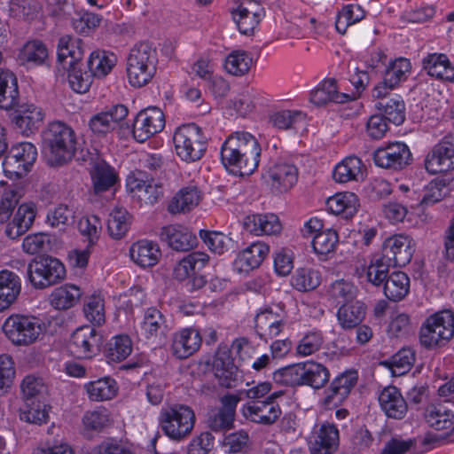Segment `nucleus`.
Segmentation results:
<instances>
[{
  "mask_svg": "<svg viewBox=\"0 0 454 454\" xmlns=\"http://www.w3.org/2000/svg\"><path fill=\"white\" fill-rule=\"evenodd\" d=\"M91 401L101 402L113 399L118 391L116 381L109 377L90 381L84 385Z\"/></svg>",
  "mask_w": 454,
  "mask_h": 454,
  "instance_id": "obj_51",
  "label": "nucleus"
},
{
  "mask_svg": "<svg viewBox=\"0 0 454 454\" xmlns=\"http://www.w3.org/2000/svg\"><path fill=\"white\" fill-rule=\"evenodd\" d=\"M240 411L247 420L262 425H272L282 414L278 403L270 399L249 401Z\"/></svg>",
  "mask_w": 454,
  "mask_h": 454,
  "instance_id": "obj_21",
  "label": "nucleus"
},
{
  "mask_svg": "<svg viewBox=\"0 0 454 454\" xmlns=\"http://www.w3.org/2000/svg\"><path fill=\"white\" fill-rule=\"evenodd\" d=\"M131 216L123 207H114L107 220V230L114 239L122 238L129 229Z\"/></svg>",
  "mask_w": 454,
  "mask_h": 454,
  "instance_id": "obj_55",
  "label": "nucleus"
},
{
  "mask_svg": "<svg viewBox=\"0 0 454 454\" xmlns=\"http://www.w3.org/2000/svg\"><path fill=\"white\" fill-rule=\"evenodd\" d=\"M82 292L74 285H64L55 288L50 295V302L56 309H67L74 307L81 298Z\"/></svg>",
  "mask_w": 454,
  "mask_h": 454,
  "instance_id": "obj_52",
  "label": "nucleus"
},
{
  "mask_svg": "<svg viewBox=\"0 0 454 454\" xmlns=\"http://www.w3.org/2000/svg\"><path fill=\"white\" fill-rule=\"evenodd\" d=\"M131 352V339L128 335L120 334L108 341L105 349V356L108 363H120L125 360Z\"/></svg>",
  "mask_w": 454,
  "mask_h": 454,
  "instance_id": "obj_54",
  "label": "nucleus"
},
{
  "mask_svg": "<svg viewBox=\"0 0 454 454\" xmlns=\"http://www.w3.org/2000/svg\"><path fill=\"white\" fill-rule=\"evenodd\" d=\"M43 145L52 164L61 165L71 160L76 151L74 129L62 121H53L43 132Z\"/></svg>",
  "mask_w": 454,
  "mask_h": 454,
  "instance_id": "obj_3",
  "label": "nucleus"
},
{
  "mask_svg": "<svg viewBox=\"0 0 454 454\" xmlns=\"http://www.w3.org/2000/svg\"><path fill=\"white\" fill-rule=\"evenodd\" d=\"M240 397L234 394H226L220 398L221 406L210 410L207 416V427L212 431L225 432L233 427L236 408Z\"/></svg>",
  "mask_w": 454,
  "mask_h": 454,
  "instance_id": "obj_14",
  "label": "nucleus"
},
{
  "mask_svg": "<svg viewBox=\"0 0 454 454\" xmlns=\"http://www.w3.org/2000/svg\"><path fill=\"white\" fill-rule=\"evenodd\" d=\"M141 329L147 339L164 336L168 331L165 316L154 307L148 308L145 311Z\"/></svg>",
  "mask_w": 454,
  "mask_h": 454,
  "instance_id": "obj_49",
  "label": "nucleus"
},
{
  "mask_svg": "<svg viewBox=\"0 0 454 454\" xmlns=\"http://www.w3.org/2000/svg\"><path fill=\"white\" fill-rule=\"evenodd\" d=\"M101 334L90 325L77 328L72 334L68 349L77 358H90L99 349Z\"/></svg>",
  "mask_w": 454,
  "mask_h": 454,
  "instance_id": "obj_17",
  "label": "nucleus"
},
{
  "mask_svg": "<svg viewBox=\"0 0 454 454\" xmlns=\"http://www.w3.org/2000/svg\"><path fill=\"white\" fill-rule=\"evenodd\" d=\"M160 425L167 436L175 441H181L191 434L196 417L193 410L183 404H176L161 409Z\"/></svg>",
  "mask_w": 454,
  "mask_h": 454,
  "instance_id": "obj_6",
  "label": "nucleus"
},
{
  "mask_svg": "<svg viewBox=\"0 0 454 454\" xmlns=\"http://www.w3.org/2000/svg\"><path fill=\"white\" fill-rule=\"evenodd\" d=\"M364 17L365 12L359 4H347L337 15L336 29L340 34L344 35L349 26L361 21Z\"/></svg>",
  "mask_w": 454,
  "mask_h": 454,
  "instance_id": "obj_57",
  "label": "nucleus"
},
{
  "mask_svg": "<svg viewBox=\"0 0 454 454\" xmlns=\"http://www.w3.org/2000/svg\"><path fill=\"white\" fill-rule=\"evenodd\" d=\"M340 443V432L329 421L316 425L309 441L310 454H333Z\"/></svg>",
  "mask_w": 454,
  "mask_h": 454,
  "instance_id": "obj_19",
  "label": "nucleus"
},
{
  "mask_svg": "<svg viewBox=\"0 0 454 454\" xmlns=\"http://www.w3.org/2000/svg\"><path fill=\"white\" fill-rule=\"evenodd\" d=\"M273 380L276 383L285 386H303L302 364H292L275 371Z\"/></svg>",
  "mask_w": 454,
  "mask_h": 454,
  "instance_id": "obj_64",
  "label": "nucleus"
},
{
  "mask_svg": "<svg viewBox=\"0 0 454 454\" xmlns=\"http://www.w3.org/2000/svg\"><path fill=\"white\" fill-rule=\"evenodd\" d=\"M416 359L415 351L411 348H403L395 353L388 362L392 373L401 376L408 372L413 366Z\"/></svg>",
  "mask_w": 454,
  "mask_h": 454,
  "instance_id": "obj_60",
  "label": "nucleus"
},
{
  "mask_svg": "<svg viewBox=\"0 0 454 454\" xmlns=\"http://www.w3.org/2000/svg\"><path fill=\"white\" fill-rule=\"evenodd\" d=\"M157 51L147 42L135 44L129 51L126 61L129 83L134 88L148 84L156 74Z\"/></svg>",
  "mask_w": 454,
  "mask_h": 454,
  "instance_id": "obj_2",
  "label": "nucleus"
},
{
  "mask_svg": "<svg viewBox=\"0 0 454 454\" xmlns=\"http://www.w3.org/2000/svg\"><path fill=\"white\" fill-rule=\"evenodd\" d=\"M305 120V114L299 110H279L272 113L269 121L278 129L286 130Z\"/></svg>",
  "mask_w": 454,
  "mask_h": 454,
  "instance_id": "obj_61",
  "label": "nucleus"
},
{
  "mask_svg": "<svg viewBox=\"0 0 454 454\" xmlns=\"http://www.w3.org/2000/svg\"><path fill=\"white\" fill-rule=\"evenodd\" d=\"M411 69V65L409 59L405 58L396 59L387 66L383 81L375 86H382L387 90H393L401 82L407 79Z\"/></svg>",
  "mask_w": 454,
  "mask_h": 454,
  "instance_id": "obj_47",
  "label": "nucleus"
},
{
  "mask_svg": "<svg viewBox=\"0 0 454 454\" xmlns=\"http://www.w3.org/2000/svg\"><path fill=\"white\" fill-rule=\"evenodd\" d=\"M410 291V278L403 271L392 272L384 284V294L386 297L393 301H399L404 299Z\"/></svg>",
  "mask_w": 454,
  "mask_h": 454,
  "instance_id": "obj_50",
  "label": "nucleus"
},
{
  "mask_svg": "<svg viewBox=\"0 0 454 454\" xmlns=\"http://www.w3.org/2000/svg\"><path fill=\"white\" fill-rule=\"evenodd\" d=\"M37 157L35 146L28 142L14 145L8 151L3 161L5 174L21 177L25 176Z\"/></svg>",
  "mask_w": 454,
  "mask_h": 454,
  "instance_id": "obj_12",
  "label": "nucleus"
},
{
  "mask_svg": "<svg viewBox=\"0 0 454 454\" xmlns=\"http://www.w3.org/2000/svg\"><path fill=\"white\" fill-rule=\"evenodd\" d=\"M364 165L356 156H348L339 162L333 172V179L340 184L360 181L364 178Z\"/></svg>",
  "mask_w": 454,
  "mask_h": 454,
  "instance_id": "obj_40",
  "label": "nucleus"
},
{
  "mask_svg": "<svg viewBox=\"0 0 454 454\" xmlns=\"http://www.w3.org/2000/svg\"><path fill=\"white\" fill-rule=\"evenodd\" d=\"M372 102L379 114L389 122L401 125L405 120V103L403 98L382 86H374Z\"/></svg>",
  "mask_w": 454,
  "mask_h": 454,
  "instance_id": "obj_10",
  "label": "nucleus"
},
{
  "mask_svg": "<svg viewBox=\"0 0 454 454\" xmlns=\"http://www.w3.org/2000/svg\"><path fill=\"white\" fill-rule=\"evenodd\" d=\"M212 369L219 384L225 387H232L237 380V367L227 348H219L213 359Z\"/></svg>",
  "mask_w": 454,
  "mask_h": 454,
  "instance_id": "obj_26",
  "label": "nucleus"
},
{
  "mask_svg": "<svg viewBox=\"0 0 454 454\" xmlns=\"http://www.w3.org/2000/svg\"><path fill=\"white\" fill-rule=\"evenodd\" d=\"M23 398L26 403H35V401H42L47 393V387L41 378L28 375L24 378L20 385Z\"/></svg>",
  "mask_w": 454,
  "mask_h": 454,
  "instance_id": "obj_62",
  "label": "nucleus"
},
{
  "mask_svg": "<svg viewBox=\"0 0 454 454\" xmlns=\"http://www.w3.org/2000/svg\"><path fill=\"white\" fill-rule=\"evenodd\" d=\"M261 146L257 139L246 131L231 133L221 146L224 168L236 176H249L258 168Z\"/></svg>",
  "mask_w": 454,
  "mask_h": 454,
  "instance_id": "obj_1",
  "label": "nucleus"
},
{
  "mask_svg": "<svg viewBox=\"0 0 454 454\" xmlns=\"http://www.w3.org/2000/svg\"><path fill=\"white\" fill-rule=\"evenodd\" d=\"M3 331L16 346H29L36 342L43 334L39 318L21 314L8 317L3 325Z\"/></svg>",
  "mask_w": 454,
  "mask_h": 454,
  "instance_id": "obj_7",
  "label": "nucleus"
},
{
  "mask_svg": "<svg viewBox=\"0 0 454 454\" xmlns=\"http://www.w3.org/2000/svg\"><path fill=\"white\" fill-rule=\"evenodd\" d=\"M249 7L240 4L232 11V18L241 34L250 35L254 32L262 17L264 10L253 3H248Z\"/></svg>",
  "mask_w": 454,
  "mask_h": 454,
  "instance_id": "obj_30",
  "label": "nucleus"
},
{
  "mask_svg": "<svg viewBox=\"0 0 454 454\" xmlns=\"http://www.w3.org/2000/svg\"><path fill=\"white\" fill-rule=\"evenodd\" d=\"M303 386L321 389L329 381V370L322 364L307 362L302 364Z\"/></svg>",
  "mask_w": 454,
  "mask_h": 454,
  "instance_id": "obj_53",
  "label": "nucleus"
},
{
  "mask_svg": "<svg viewBox=\"0 0 454 454\" xmlns=\"http://www.w3.org/2000/svg\"><path fill=\"white\" fill-rule=\"evenodd\" d=\"M422 66L427 74L432 77L450 82L454 80V67L445 54H428L423 59Z\"/></svg>",
  "mask_w": 454,
  "mask_h": 454,
  "instance_id": "obj_37",
  "label": "nucleus"
},
{
  "mask_svg": "<svg viewBox=\"0 0 454 454\" xmlns=\"http://www.w3.org/2000/svg\"><path fill=\"white\" fill-rule=\"evenodd\" d=\"M201 341L198 330L183 328L173 334L170 351L176 358L185 359L199 350Z\"/></svg>",
  "mask_w": 454,
  "mask_h": 454,
  "instance_id": "obj_23",
  "label": "nucleus"
},
{
  "mask_svg": "<svg viewBox=\"0 0 454 454\" xmlns=\"http://www.w3.org/2000/svg\"><path fill=\"white\" fill-rule=\"evenodd\" d=\"M82 41L69 35L59 38L58 43V59L62 63L63 67L74 64H79L83 57Z\"/></svg>",
  "mask_w": 454,
  "mask_h": 454,
  "instance_id": "obj_46",
  "label": "nucleus"
},
{
  "mask_svg": "<svg viewBox=\"0 0 454 454\" xmlns=\"http://www.w3.org/2000/svg\"><path fill=\"white\" fill-rule=\"evenodd\" d=\"M117 57L114 53L104 51H93L88 59L90 73L97 78L106 77L115 67Z\"/></svg>",
  "mask_w": 454,
  "mask_h": 454,
  "instance_id": "obj_48",
  "label": "nucleus"
},
{
  "mask_svg": "<svg viewBox=\"0 0 454 454\" xmlns=\"http://www.w3.org/2000/svg\"><path fill=\"white\" fill-rule=\"evenodd\" d=\"M127 187L141 205H154L163 196L161 185L154 183L153 180H143L134 177L129 179Z\"/></svg>",
  "mask_w": 454,
  "mask_h": 454,
  "instance_id": "obj_28",
  "label": "nucleus"
},
{
  "mask_svg": "<svg viewBox=\"0 0 454 454\" xmlns=\"http://www.w3.org/2000/svg\"><path fill=\"white\" fill-rule=\"evenodd\" d=\"M427 425L435 430H452L454 413L445 403H431L424 413Z\"/></svg>",
  "mask_w": 454,
  "mask_h": 454,
  "instance_id": "obj_38",
  "label": "nucleus"
},
{
  "mask_svg": "<svg viewBox=\"0 0 454 454\" xmlns=\"http://www.w3.org/2000/svg\"><path fill=\"white\" fill-rule=\"evenodd\" d=\"M426 170L432 175L454 170V140L445 137L427 153L424 160Z\"/></svg>",
  "mask_w": 454,
  "mask_h": 454,
  "instance_id": "obj_13",
  "label": "nucleus"
},
{
  "mask_svg": "<svg viewBox=\"0 0 454 454\" xmlns=\"http://www.w3.org/2000/svg\"><path fill=\"white\" fill-rule=\"evenodd\" d=\"M128 114L126 106L114 105L106 111L94 114L89 121V127L95 134H106L124 121Z\"/></svg>",
  "mask_w": 454,
  "mask_h": 454,
  "instance_id": "obj_24",
  "label": "nucleus"
},
{
  "mask_svg": "<svg viewBox=\"0 0 454 454\" xmlns=\"http://www.w3.org/2000/svg\"><path fill=\"white\" fill-rule=\"evenodd\" d=\"M27 273L33 286L43 289L61 281L65 278L66 270L59 260L42 256L27 265Z\"/></svg>",
  "mask_w": 454,
  "mask_h": 454,
  "instance_id": "obj_9",
  "label": "nucleus"
},
{
  "mask_svg": "<svg viewBox=\"0 0 454 454\" xmlns=\"http://www.w3.org/2000/svg\"><path fill=\"white\" fill-rule=\"evenodd\" d=\"M35 217V207L33 203L21 204L12 221L6 226L5 233L10 239L24 234L33 224Z\"/></svg>",
  "mask_w": 454,
  "mask_h": 454,
  "instance_id": "obj_36",
  "label": "nucleus"
},
{
  "mask_svg": "<svg viewBox=\"0 0 454 454\" xmlns=\"http://www.w3.org/2000/svg\"><path fill=\"white\" fill-rule=\"evenodd\" d=\"M321 283V276L317 270L309 268H300L292 276L291 284L298 291L308 292L316 289Z\"/></svg>",
  "mask_w": 454,
  "mask_h": 454,
  "instance_id": "obj_56",
  "label": "nucleus"
},
{
  "mask_svg": "<svg viewBox=\"0 0 454 454\" xmlns=\"http://www.w3.org/2000/svg\"><path fill=\"white\" fill-rule=\"evenodd\" d=\"M165 127V115L156 107L151 106L140 111L134 121L132 133L134 138L143 143Z\"/></svg>",
  "mask_w": 454,
  "mask_h": 454,
  "instance_id": "obj_15",
  "label": "nucleus"
},
{
  "mask_svg": "<svg viewBox=\"0 0 454 454\" xmlns=\"http://www.w3.org/2000/svg\"><path fill=\"white\" fill-rule=\"evenodd\" d=\"M176 154L186 162L200 160L207 146V138L200 127L188 123L178 127L173 136Z\"/></svg>",
  "mask_w": 454,
  "mask_h": 454,
  "instance_id": "obj_5",
  "label": "nucleus"
},
{
  "mask_svg": "<svg viewBox=\"0 0 454 454\" xmlns=\"http://www.w3.org/2000/svg\"><path fill=\"white\" fill-rule=\"evenodd\" d=\"M21 292V280L13 271H0V312L16 302Z\"/></svg>",
  "mask_w": 454,
  "mask_h": 454,
  "instance_id": "obj_31",
  "label": "nucleus"
},
{
  "mask_svg": "<svg viewBox=\"0 0 454 454\" xmlns=\"http://www.w3.org/2000/svg\"><path fill=\"white\" fill-rule=\"evenodd\" d=\"M328 210L336 215H341L343 218L352 217L358 210L359 200L353 192H340L326 200Z\"/></svg>",
  "mask_w": 454,
  "mask_h": 454,
  "instance_id": "obj_41",
  "label": "nucleus"
},
{
  "mask_svg": "<svg viewBox=\"0 0 454 454\" xmlns=\"http://www.w3.org/2000/svg\"><path fill=\"white\" fill-rule=\"evenodd\" d=\"M161 241L177 252H186L197 246L198 239L187 227L180 224H169L161 228Z\"/></svg>",
  "mask_w": 454,
  "mask_h": 454,
  "instance_id": "obj_22",
  "label": "nucleus"
},
{
  "mask_svg": "<svg viewBox=\"0 0 454 454\" xmlns=\"http://www.w3.org/2000/svg\"><path fill=\"white\" fill-rule=\"evenodd\" d=\"M129 254L131 259L143 268L155 265L161 256L158 244L146 239L134 243L129 249Z\"/></svg>",
  "mask_w": 454,
  "mask_h": 454,
  "instance_id": "obj_39",
  "label": "nucleus"
},
{
  "mask_svg": "<svg viewBox=\"0 0 454 454\" xmlns=\"http://www.w3.org/2000/svg\"><path fill=\"white\" fill-rule=\"evenodd\" d=\"M15 114L14 122L26 136L37 129L43 119L42 109L32 103L18 106Z\"/></svg>",
  "mask_w": 454,
  "mask_h": 454,
  "instance_id": "obj_33",
  "label": "nucleus"
},
{
  "mask_svg": "<svg viewBox=\"0 0 454 454\" xmlns=\"http://www.w3.org/2000/svg\"><path fill=\"white\" fill-rule=\"evenodd\" d=\"M270 252L267 244L256 241L239 254L234 261L235 269L240 273H247L258 268Z\"/></svg>",
  "mask_w": 454,
  "mask_h": 454,
  "instance_id": "obj_27",
  "label": "nucleus"
},
{
  "mask_svg": "<svg viewBox=\"0 0 454 454\" xmlns=\"http://www.w3.org/2000/svg\"><path fill=\"white\" fill-rule=\"evenodd\" d=\"M202 199V192L196 185L182 188L170 200L168 210L171 214L185 213L197 207Z\"/></svg>",
  "mask_w": 454,
  "mask_h": 454,
  "instance_id": "obj_35",
  "label": "nucleus"
},
{
  "mask_svg": "<svg viewBox=\"0 0 454 454\" xmlns=\"http://www.w3.org/2000/svg\"><path fill=\"white\" fill-rule=\"evenodd\" d=\"M19 98L18 81L10 70L0 69V108L9 110L17 106Z\"/></svg>",
  "mask_w": 454,
  "mask_h": 454,
  "instance_id": "obj_44",
  "label": "nucleus"
},
{
  "mask_svg": "<svg viewBox=\"0 0 454 454\" xmlns=\"http://www.w3.org/2000/svg\"><path fill=\"white\" fill-rule=\"evenodd\" d=\"M415 251L414 240L406 235L398 234L387 239L382 246V255L393 267L408 264Z\"/></svg>",
  "mask_w": 454,
  "mask_h": 454,
  "instance_id": "obj_18",
  "label": "nucleus"
},
{
  "mask_svg": "<svg viewBox=\"0 0 454 454\" xmlns=\"http://www.w3.org/2000/svg\"><path fill=\"white\" fill-rule=\"evenodd\" d=\"M454 336V313L443 309L428 316L421 324L419 341L421 347L433 350L445 346Z\"/></svg>",
  "mask_w": 454,
  "mask_h": 454,
  "instance_id": "obj_4",
  "label": "nucleus"
},
{
  "mask_svg": "<svg viewBox=\"0 0 454 454\" xmlns=\"http://www.w3.org/2000/svg\"><path fill=\"white\" fill-rule=\"evenodd\" d=\"M95 193L109 190L117 180L114 169L104 160L96 159L90 170Z\"/></svg>",
  "mask_w": 454,
  "mask_h": 454,
  "instance_id": "obj_43",
  "label": "nucleus"
},
{
  "mask_svg": "<svg viewBox=\"0 0 454 454\" xmlns=\"http://www.w3.org/2000/svg\"><path fill=\"white\" fill-rule=\"evenodd\" d=\"M253 65V59L245 51H235L230 53L224 63L226 71L236 76L247 74Z\"/></svg>",
  "mask_w": 454,
  "mask_h": 454,
  "instance_id": "obj_59",
  "label": "nucleus"
},
{
  "mask_svg": "<svg viewBox=\"0 0 454 454\" xmlns=\"http://www.w3.org/2000/svg\"><path fill=\"white\" fill-rule=\"evenodd\" d=\"M18 59L28 67L45 65L49 59L48 49L40 40L28 41L20 50Z\"/></svg>",
  "mask_w": 454,
  "mask_h": 454,
  "instance_id": "obj_45",
  "label": "nucleus"
},
{
  "mask_svg": "<svg viewBox=\"0 0 454 454\" xmlns=\"http://www.w3.org/2000/svg\"><path fill=\"white\" fill-rule=\"evenodd\" d=\"M286 322V312L283 305L268 306L255 315V332L261 340L267 342L283 331Z\"/></svg>",
  "mask_w": 454,
  "mask_h": 454,
  "instance_id": "obj_11",
  "label": "nucleus"
},
{
  "mask_svg": "<svg viewBox=\"0 0 454 454\" xmlns=\"http://www.w3.org/2000/svg\"><path fill=\"white\" fill-rule=\"evenodd\" d=\"M379 403L388 418L402 419L408 406L399 389L394 386L385 387L379 395Z\"/></svg>",
  "mask_w": 454,
  "mask_h": 454,
  "instance_id": "obj_29",
  "label": "nucleus"
},
{
  "mask_svg": "<svg viewBox=\"0 0 454 454\" xmlns=\"http://www.w3.org/2000/svg\"><path fill=\"white\" fill-rule=\"evenodd\" d=\"M209 256L203 252H192L181 259L174 268V278L178 281H186L189 291H196L207 284L206 278L200 272L208 263Z\"/></svg>",
  "mask_w": 454,
  "mask_h": 454,
  "instance_id": "obj_8",
  "label": "nucleus"
},
{
  "mask_svg": "<svg viewBox=\"0 0 454 454\" xmlns=\"http://www.w3.org/2000/svg\"><path fill=\"white\" fill-rule=\"evenodd\" d=\"M244 228L254 235H274L279 233L282 226L274 214L250 215L244 219Z\"/></svg>",
  "mask_w": 454,
  "mask_h": 454,
  "instance_id": "obj_32",
  "label": "nucleus"
},
{
  "mask_svg": "<svg viewBox=\"0 0 454 454\" xmlns=\"http://www.w3.org/2000/svg\"><path fill=\"white\" fill-rule=\"evenodd\" d=\"M373 160L380 168L400 170L411 163V153L406 144L394 142L378 148L373 153Z\"/></svg>",
  "mask_w": 454,
  "mask_h": 454,
  "instance_id": "obj_20",
  "label": "nucleus"
},
{
  "mask_svg": "<svg viewBox=\"0 0 454 454\" xmlns=\"http://www.w3.org/2000/svg\"><path fill=\"white\" fill-rule=\"evenodd\" d=\"M355 98L353 94L339 92L334 79H326L310 92L309 100L315 106H322L328 103H346Z\"/></svg>",
  "mask_w": 454,
  "mask_h": 454,
  "instance_id": "obj_25",
  "label": "nucleus"
},
{
  "mask_svg": "<svg viewBox=\"0 0 454 454\" xmlns=\"http://www.w3.org/2000/svg\"><path fill=\"white\" fill-rule=\"evenodd\" d=\"M366 306L360 301H352L342 304L337 310L338 324L343 330H351L358 326L365 318Z\"/></svg>",
  "mask_w": 454,
  "mask_h": 454,
  "instance_id": "obj_34",
  "label": "nucleus"
},
{
  "mask_svg": "<svg viewBox=\"0 0 454 454\" xmlns=\"http://www.w3.org/2000/svg\"><path fill=\"white\" fill-rule=\"evenodd\" d=\"M356 294L357 288L350 281L345 279L333 282L327 290L329 298L341 305L355 301Z\"/></svg>",
  "mask_w": 454,
  "mask_h": 454,
  "instance_id": "obj_58",
  "label": "nucleus"
},
{
  "mask_svg": "<svg viewBox=\"0 0 454 454\" xmlns=\"http://www.w3.org/2000/svg\"><path fill=\"white\" fill-rule=\"evenodd\" d=\"M357 379L356 371H346L333 379L320 401L321 407L325 410H333L340 406L356 386Z\"/></svg>",
  "mask_w": 454,
  "mask_h": 454,
  "instance_id": "obj_16",
  "label": "nucleus"
},
{
  "mask_svg": "<svg viewBox=\"0 0 454 454\" xmlns=\"http://www.w3.org/2000/svg\"><path fill=\"white\" fill-rule=\"evenodd\" d=\"M82 424L85 430L100 432L110 426L111 413L104 407L88 411L82 417Z\"/></svg>",
  "mask_w": 454,
  "mask_h": 454,
  "instance_id": "obj_63",
  "label": "nucleus"
},
{
  "mask_svg": "<svg viewBox=\"0 0 454 454\" xmlns=\"http://www.w3.org/2000/svg\"><path fill=\"white\" fill-rule=\"evenodd\" d=\"M269 176L273 187L280 192H286L296 184L298 170L293 164L280 162L270 168Z\"/></svg>",
  "mask_w": 454,
  "mask_h": 454,
  "instance_id": "obj_42",
  "label": "nucleus"
}]
</instances>
